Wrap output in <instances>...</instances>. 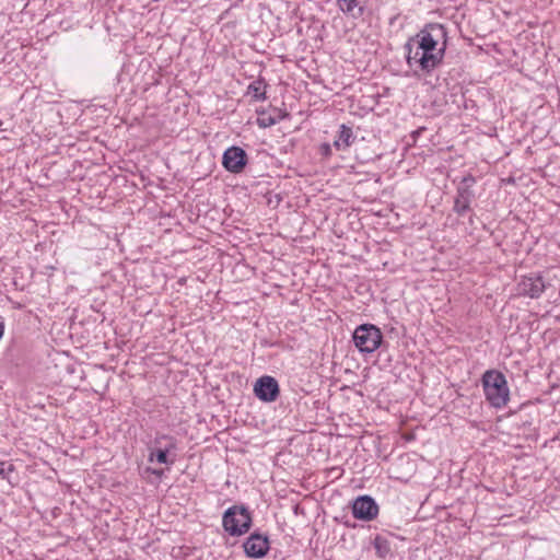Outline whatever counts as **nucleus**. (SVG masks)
Masks as SVG:
<instances>
[{
    "label": "nucleus",
    "mask_w": 560,
    "mask_h": 560,
    "mask_svg": "<svg viewBox=\"0 0 560 560\" xmlns=\"http://www.w3.org/2000/svg\"><path fill=\"white\" fill-rule=\"evenodd\" d=\"M447 32L439 23L427 24L405 44L407 63L418 65L424 72H431L442 61L446 49Z\"/></svg>",
    "instance_id": "nucleus-1"
},
{
    "label": "nucleus",
    "mask_w": 560,
    "mask_h": 560,
    "mask_svg": "<svg viewBox=\"0 0 560 560\" xmlns=\"http://www.w3.org/2000/svg\"><path fill=\"white\" fill-rule=\"evenodd\" d=\"M487 401L497 409L505 407L510 400V388L504 374L498 370H487L481 377Z\"/></svg>",
    "instance_id": "nucleus-2"
},
{
    "label": "nucleus",
    "mask_w": 560,
    "mask_h": 560,
    "mask_svg": "<svg viewBox=\"0 0 560 560\" xmlns=\"http://www.w3.org/2000/svg\"><path fill=\"white\" fill-rule=\"evenodd\" d=\"M148 462L171 467L176 462L177 440L173 435L156 434L149 446Z\"/></svg>",
    "instance_id": "nucleus-3"
},
{
    "label": "nucleus",
    "mask_w": 560,
    "mask_h": 560,
    "mask_svg": "<svg viewBox=\"0 0 560 560\" xmlns=\"http://www.w3.org/2000/svg\"><path fill=\"white\" fill-rule=\"evenodd\" d=\"M222 526L231 536H241L252 526V515L244 505L230 506L222 516Z\"/></svg>",
    "instance_id": "nucleus-4"
},
{
    "label": "nucleus",
    "mask_w": 560,
    "mask_h": 560,
    "mask_svg": "<svg viewBox=\"0 0 560 560\" xmlns=\"http://www.w3.org/2000/svg\"><path fill=\"white\" fill-rule=\"evenodd\" d=\"M352 339L361 353H372L381 347L383 334L373 324H362L355 328Z\"/></svg>",
    "instance_id": "nucleus-5"
},
{
    "label": "nucleus",
    "mask_w": 560,
    "mask_h": 560,
    "mask_svg": "<svg viewBox=\"0 0 560 560\" xmlns=\"http://www.w3.org/2000/svg\"><path fill=\"white\" fill-rule=\"evenodd\" d=\"M476 178L471 174L465 175L456 187V196L454 198L453 211L458 217H464L471 211V203L476 199L474 185Z\"/></svg>",
    "instance_id": "nucleus-6"
},
{
    "label": "nucleus",
    "mask_w": 560,
    "mask_h": 560,
    "mask_svg": "<svg viewBox=\"0 0 560 560\" xmlns=\"http://www.w3.org/2000/svg\"><path fill=\"white\" fill-rule=\"evenodd\" d=\"M353 517L360 521L370 522L378 515V505L370 495L358 497L351 505Z\"/></svg>",
    "instance_id": "nucleus-7"
},
{
    "label": "nucleus",
    "mask_w": 560,
    "mask_h": 560,
    "mask_svg": "<svg viewBox=\"0 0 560 560\" xmlns=\"http://www.w3.org/2000/svg\"><path fill=\"white\" fill-rule=\"evenodd\" d=\"M255 396L264 402L276 401L280 394L277 380L269 375L259 377L254 385Z\"/></svg>",
    "instance_id": "nucleus-8"
},
{
    "label": "nucleus",
    "mask_w": 560,
    "mask_h": 560,
    "mask_svg": "<svg viewBox=\"0 0 560 560\" xmlns=\"http://www.w3.org/2000/svg\"><path fill=\"white\" fill-rule=\"evenodd\" d=\"M247 161L248 158L245 150L236 145L228 148L222 156L223 167L234 174L241 173L245 168Z\"/></svg>",
    "instance_id": "nucleus-9"
},
{
    "label": "nucleus",
    "mask_w": 560,
    "mask_h": 560,
    "mask_svg": "<svg viewBox=\"0 0 560 560\" xmlns=\"http://www.w3.org/2000/svg\"><path fill=\"white\" fill-rule=\"evenodd\" d=\"M547 288L542 276L540 273H529L524 276L518 283L520 294L530 299H538Z\"/></svg>",
    "instance_id": "nucleus-10"
},
{
    "label": "nucleus",
    "mask_w": 560,
    "mask_h": 560,
    "mask_svg": "<svg viewBox=\"0 0 560 560\" xmlns=\"http://www.w3.org/2000/svg\"><path fill=\"white\" fill-rule=\"evenodd\" d=\"M244 552L248 558L260 559L269 550V539L259 533H253L243 544Z\"/></svg>",
    "instance_id": "nucleus-11"
},
{
    "label": "nucleus",
    "mask_w": 560,
    "mask_h": 560,
    "mask_svg": "<svg viewBox=\"0 0 560 560\" xmlns=\"http://www.w3.org/2000/svg\"><path fill=\"white\" fill-rule=\"evenodd\" d=\"M368 0H337L339 10L348 18L361 19L366 9Z\"/></svg>",
    "instance_id": "nucleus-12"
},
{
    "label": "nucleus",
    "mask_w": 560,
    "mask_h": 560,
    "mask_svg": "<svg viewBox=\"0 0 560 560\" xmlns=\"http://www.w3.org/2000/svg\"><path fill=\"white\" fill-rule=\"evenodd\" d=\"M354 139H355V137L353 135V131H352L351 127L342 124L340 126V129H339V132H338V137L334 141V145L338 150H343V149L349 148L353 143Z\"/></svg>",
    "instance_id": "nucleus-13"
},
{
    "label": "nucleus",
    "mask_w": 560,
    "mask_h": 560,
    "mask_svg": "<svg viewBox=\"0 0 560 560\" xmlns=\"http://www.w3.org/2000/svg\"><path fill=\"white\" fill-rule=\"evenodd\" d=\"M267 83L262 79L253 81L247 88V94L252 95L255 101L266 100Z\"/></svg>",
    "instance_id": "nucleus-14"
},
{
    "label": "nucleus",
    "mask_w": 560,
    "mask_h": 560,
    "mask_svg": "<svg viewBox=\"0 0 560 560\" xmlns=\"http://www.w3.org/2000/svg\"><path fill=\"white\" fill-rule=\"evenodd\" d=\"M373 546L376 553L382 558H385L390 552V542L380 535L374 538Z\"/></svg>",
    "instance_id": "nucleus-15"
},
{
    "label": "nucleus",
    "mask_w": 560,
    "mask_h": 560,
    "mask_svg": "<svg viewBox=\"0 0 560 560\" xmlns=\"http://www.w3.org/2000/svg\"><path fill=\"white\" fill-rule=\"evenodd\" d=\"M279 121L278 118L272 116L258 118L257 122L259 127L267 128L276 125Z\"/></svg>",
    "instance_id": "nucleus-16"
},
{
    "label": "nucleus",
    "mask_w": 560,
    "mask_h": 560,
    "mask_svg": "<svg viewBox=\"0 0 560 560\" xmlns=\"http://www.w3.org/2000/svg\"><path fill=\"white\" fill-rule=\"evenodd\" d=\"M14 470V466L12 464H8L5 462H0V476L5 479L9 478V474Z\"/></svg>",
    "instance_id": "nucleus-17"
},
{
    "label": "nucleus",
    "mask_w": 560,
    "mask_h": 560,
    "mask_svg": "<svg viewBox=\"0 0 560 560\" xmlns=\"http://www.w3.org/2000/svg\"><path fill=\"white\" fill-rule=\"evenodd\" d=\"M320 153L324 155V156H329L331 154V148H330V144L328 143H324L320 145Z\"/></svg>",
    "instance_id": "nucleus-18"
},
{
    "label": "nucleus",
    "mask_w": 560,
    "mask_h": 560,
    "mask_svg": "<svg viewBox=\"0 0 560 560\" xmlns=\"http://www.w3.org/2000/svg\"><path fill=\"white\" fill-rule=\"evenodd\" d=\"M147 471L151 472L152 475L156 476L158 478H162V476L164 475V470L163 469H156V468L148 467Z\"/></svg>",
    "instance_id": "nucleus-19"
},
{
    "label": "nucleus",
    "mask_w": 560,
    "mask_h": 560,
    "mask_svg": "<svg viewBox=\"0 0 560 560\" xmlns=\"http://www.w3.org/2000/svg\"><path fill=\"white\" fill-rule=\"evenodd\" d=\"M472 222H474V218H472V215H470L469 223L472 224Z\"/></svg>",
    "instance_id": "nucleus-20"
}]
</instances>
